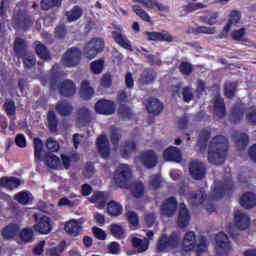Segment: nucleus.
<instances>
[{"instance_id":"53","label":"nucleus","mask_w":256,"mask_h":256,"mask_svg":"<svg viewBox=\"0 0 256 256\" xmlns=\"http://www.w3.org/2000/svg\"><path fill=\"white\" fill-rule=\"evenodd\" d=\"M144 193H145V186L143 185V183L138 182L132 185V195L134 197H143Z\"/></svg>"},{"instance_id":"48","label":"nucleus","mask_w":256,"mask_h":256,"mask_svg":"<svg viewBox=\"0 0 256 256\" xmlns=\"http://www.w3.org/2000/svg\"><path fill=\"white\" fill-rule=\"evenodd\" d=\"M132 9H133L134 13H136V15H138V17H140V19H142V21H146L147 23L151 22V16H149V14H147V12L145 10H143V8H141V6L134 5V6H132Z\"/></svg>"},{"instance_id":"60","label":"nucleus","mask_w":256,"mask_h":256,"mask_svg":"<svg viewBox=\"0 0 256 256\" xmlns=\"http://www.w3.org/2000/svg\"><path fill=\"white\" fill-rule=\"evenodd\" d=\"M150 187L152 189H159L161 187V175L157 174L150 177L149 180Z\"/></svg>"},{"instance_id":"24","label":"nucleus","mask_w":256,"mask_h":256,"mask_svg":"<svg viewBox=\"0 0 256 256\" xmlns=\"http://www.w3.org/2000/svg\"><path fill=\"white\" fill-rule=\"evenodd\" d=\"M146 108L148 113H152V115H159L161 111H163V103L156 98H150L146 104Z\"/></svg>"},{"instance_id":"20","label":"nucleus","mask_w":256,"mask_h":256,"mask_svg":"<svg viewBox=\"0 0 256 256\" xmlns=\"http://www.w3.org/2000/svg\"><path fill=\"white\" fill-rule=\"evenodd\" d=\"M234 223L238 229L244 231L249 228V216L241 211H236L234 214Z\"/></svg>"},{"instance_id":"58","label":"nucleus","mask_w":256,"mask_h":256,"mask_svg":"<svg viewBox=\"0 0 256 256\" xmlns=\"http://www.w3.org/2000/svg\"><path fill=\"white\" fill-rule=\"evenodd\" d=\"M235 89H237L236 83L230 82L225 85V95L228 99L235 97Z\"/></svg>"},{"instance_id":"16","label":"nucleus","mask_w":256,"mask_h":256,"mask_svg":"<svg viewBox=\"0 0 256 256\" xmlns=\"http://www.w3.org/2000/svg\"><path fill=\"white\" fill-rule=\"evenodd\" d=\"M191 221V215L189 214V210L185 204H180L179 213H178V227L181 229H185L189 225Z\"/></svg>"},{"instance_id":"11","label":"nucleus","mask_w":256,"mask_h":256,"mask_svg":"<svg viewBox=\"0 0 256 256\" xmlns=\"http://www.w3.org/2000/svg\"><path fill=\"white\" fill-rule=\"evenodd\" d=\"M139 161L146 167V169H153V167H157L159 164V158L153 150L142 152L139 156Z\"/></svg>"},{"instance_id":"59","label":"nucleus","mask_w":256,"mask_h":256,"mask_svg":"<svg viewBox=\"0 0 256 256\" xmlns=\"http://www.w3.org/2000/svg\"><path fill=\"white\" fill-rule=\"evenodd\" d=\"M46 147L49 151H52L53 153H57V151H59V143L53 138L47 139Z\"/></svg>"},{"instance_id":"7","label":"nucleus","mask_w":256,"mask_h":256,"mask_svg":"<svg viewBox=\"0 0 256 256\" xmlns=\"http://www.w3.org/2000/svg\"><path fill=\"white\" fill-rule=\"evenodd\" d=\"M50 87L51 89H55V87H57L62 97H73V95L76 93L75 83H73L71 80H64L59 83L52 80Z\"/></svg>"},{"instance_id":"57","label":"nucleus","mask_w":256,"mask_h":256,"mask_svg":"<svg viewBox=\"0 0 256 256\" xmlns=\"http://www.w3.org/2000/svg\"><path fill=\"white\" fill-rule=\"evenodd\" d=\"M241 20V13L239 11L234 10L230 14V19L226 25H230V27H233V25H237L239 21Z\"/></svg>"},{"instance_id":"42","label":"nucleus","mask_w":256,"mask_h":256,"mask_svg":"<svg viewBox=\"0 0 256 256\" xmlns=\"http://www.w3.org/2000/svg\"><path fill=\"white\" fill-rule=\"evenodd\" d=\"M133 151H135V142L126 141L121 145L120 153L122 157L124 158L129 157V154L133 153Z\"/></svg>"},{"instance_id":"22","label":"nucleus","mask_w":256,"mask_h":256,"mask_svg":"<svg viewBox=\"0 0 256 256\" xmlns=\"http://www.w3.org/2000/svg\"><path fill=\"white\" fill-rule=\"evenodd\" d=\"M98 151L101 157H104V158L109 157L111 153V148H109V140L107 139V136L101 135L98 138Z\"/></svg>"},{"instance_id":"47","label":"nucleus","mask_w":256,"mask_h":256,"mask_svg":"<svg viewBox=\"0 0 256 256\" xmlns=\"http://www.w3.org/2000/svg\"><path fill=\"white\" fill-rule=\"evenodd\" d=\"M195 35H200V33L204 35H215L217 33V27H207V26H198L194 30Z\"/></svg>"},{"instance_id":"4","label":"nucleus","mask_w":256,"mask_h":256,"mask_svg":"<svg viewBox=\"0 0 256 256\" xmlns=\"http://www.w3.org/2000/svg\"><path fill=\"white\" fill-rule=\"evenodd\" d=\"M105 49V42L102 38H92L84 47L83 53L87 59H95Z\"/></svg>"},{"instance_id":"28","label":"nucleus","mask_w":256,"mask_h":256,"mask_svg":"<svg viewBox=\"0 0 256 256\" xmlns=\"http://www.w3.org/2000/svg\"><path fill=\"white\" fill-rule=\"evenodd\" d=\"M156 78L157 72H155V70L145 69L139 78V82L142 85H149L150 83H153V81H155Z\"/></svg>"},{"instance_id":"6","label":"nucleus","mask_w":256,"mask_h":256,"mask_svg":"<svg viewBox=\"0 0 256 256\" xmlns=\"http://www.w3.org/2000/svg\"><path fill=\"white\" fill-rule=\"evenodd\" d=\"M81 63V50L77 47H72L62 56V64L65 67H77Z\"/></svg>"},{"instance_id":"33","label":"nucleus","mask_w":256,"mask_h":256,"mask_svg":"<svg viewBox=\"0 0 256 256\" xmlns=\"http://www.w3.org/2000/svg\"><path fill=\"white\" fill-rule=\"evenodd\" d=\"M107 213L111 215V217H119V215L123 213V206L115 200H111L107 203Z\"/></svg>"},{"instance_id":"63","label":"nucleus","mask_w":256,"mask_h":256,"mask_svg":"<svg viewBox=\"0 0 256 256\" xmlns=\"http://www.w3.org/2000/svg\"><path fill=\"white\" fill-rule=\"evenodd\" d=\"M205 89H207V83L201 79L196 81V93L198 97H201L203 95Z\"/></svg>"},{"instance_id":"61","label":"nucleus","mask_w":256,"mask_h":256,"mask_svg":"<svg viewBox=\"0 0 256 256\" xmlns=\"http://www.w3.org/2000/svg\"><path fill=\"white\" fill-rule=\"evenodd\" d=\"M4 109L7 113V115H15V102H13V100H7L4 104Z\"/></svg>"},{"instance_id":"30","label":"nucleus","mask_w":256,"mask_h":256,"mask_svg":"<svg viewBox=\"0 0 256 256\" xmlns=\"http://www.w3.org/2000/svg\"><path fill=\"white\" fill-rule=\"evenodd\" d=\"M132 247H134V249H137L138 253H145V251L149 249V239L147 238L140 239L137 237H133Z\"/></svg>"},{"instance_id":"10","label":"nucleus","mask_w":256,"mask_h":256,"mask_svg":"<svg viewBox=\"0 0 256 256\" xmlns=\"http://www.w3.org/2000/svg\"><path fill=\"white\" fill-rule=\"evenodd\" d=\"M189 171L192 179L199 181L205 178L207 168L203 162L199 160H192L189 164Z\"/></svg>"},{"instance_id":"1","label":"nucleus","mask_w":256,"mask_h":256,"mask_svg":"<svg viewBox=\"0 0 256 256\" xmlns=\"http://www.w3.org/2000/svg\"><path fill=\"white\" fill-rule=\"evenodd\" d=\"M229 149V140L223 136H215L208 145V162L211 165H223L227 158V151Z\"/></svg>"},{"instance_id":"64","label":"nucleus","mask_w":256,"mask_h":256,"mask_svg":"<svg viewBox=\"0 0 256 256\" xmlns=\"http://www.w3.org/2000/svg\"><path fill=\"white\" fill-rule=\"evenodd\" d=\"M248 123L256 125V107L251 108L246 115Z\"/></svg>"},{"instance_id":"18","label":"nucleus","mask_w":256,"mask_h":256,"mask_svg":"<svg viewBox=\"0 0 256 256\" xmlns=\"http://www.w3.org/2000/svg\"><path fill=\"white\" fill-rule=\"evenodd\" d=\"M55 109L61 115V117H69L73 113V111H75L73 104H71L67 100L59 101L56 104Z\"/></svg>"},{"instance_id":"21","label":"nucleus","mask_w":256,"mask_h":256,"mask_svg":"<svg viewBox=\"0 0 256 256\" xmlns=\"http://www.w3.org/2000/svg\"><path fill=\"white\" fill-rule=\"evenodd\" d=\"M81 220H70L64 226V231L68 233V235H72V237H77L79 233H81Z\"/></svg>"},{"instance_id":"12","label":"nucleus","mask_w":256,"mask_h":256,"mask_svg":"<svg viewBox=\"0 0 256 256\" xmlns=\"http://www.w3.org/2000/svg\"><path fill=\"white\" fill-rule=\"evenodd\" d=\"M147 41H159V42H166V43H173L175 39L173 35L168 31H161V32H145Z\"/></svg>"},{"instance_id":"8","label":"nucleus","mask_w":256,"mask_h":256,"mask_svg":"<svg viewBox=\"0 0 256 256\" xmlns=\"http://www.w3.org/2000/svg\"><path fill=\"white\" fill-rule=\"evenodd\" d=\"M231 252V244L229 238L224 232H220L216 236V253L217 256H228Z\"/></svg>"},{"instance_id":"55","label":"nucleus","mask_w":256,"mask_h":256,"mask_svg":"<svg viewBox=\"0 0 256 256\" xmlns=\"http://www.w3.org/2000/svg\"><path fill=\"white\" fill-rule=\"evenodd\" d=\"M105 62L103 60H96L91 63V70L95 73V75H99V73H103V67Z\"/></svg>"},{"instance_id":"34","label":"nucleus","mask_w":256,"mask_h":256,"mask_svg":"<svg viewBox=\"0 0 256 256\" xmlns=\"http://www.w3.org/2000/svg\"><path fill=\"white\" fill-rule=\"evenodd\" d=\"M91 121V111L87 107H81L77 112V122L80 125H87Z\"/></svg>"},{"instance_id":"13","label":"nucleus","mask_w":256,"mask_h":256,"mask_svg":"<svg viewBox=\"0 0 256 256\" xmlns=\"http://www.w3.org/2000/svg\"><path fill=\"white\" fill-rule=\"evenodd\" d=\"M95 111L100 115H113L115 113V103L109 100H99L95 104Z\"/></svg>"},{"instance_id":"43","label":"nucleus","mask_w":256,"mask_h":256,"mask_svg":"<svg viewBox=\"0 0 256 256\" xmlns=\"http://www.w3.org/2000/svg\"><path fill=\"white\" fill-rule=\"evenodd\" d=\"M21 57L23 58L25 69H33V67H35L37 60L35 59V55H33L32 52H28Z\"/></svg>"},{"instance_id":"25","label":"nucleus","mask_w":256,"mask_h":256,"mask_svg":"<svg viewBox=\"0 0 256 256\" xmlns=\"http://www.w3.org/2000/svg\"><path fill=\"white\" fill-rule=\"evenodd\" d=\"M173 92L177 95H182L183 101L185 103H190V101H193L195 94H193V89L189 86L184 88L175 87L173 89Z\"/></svg>"},{"instance_id":"52","label":"nucleus","mask_w":256,"mask_h":256,"mask_svg":"<svg viewBox=\"0 0 256 256\" xmlns=\"http://www.w3.org/2000/svg\"><path fill=\"white\" fill-rule=\"evenodd\" d=\"M247 30L245 28H241L239 30H234L231 32L230 37L232 41H245V34Z\"/></svg>"},{"instance_id":"36","label":"nucleus","mask_w":256,"mask_h":256,"mask_svg":"<svg viewBox=\"0 0 256 256\" xmlns=\"http://www.w3.org/2000/svg\"><path fill=\"white\" fill-rule=\"evenodd\" d=\"M231 189H233V183H231V180H227L222 186H216L214 188V199H220L223 194L229 193Z\"/></svg>"},{"instance_id":"26","label":"nucleus","mask_w":256,"mask_h":256,"mask_svg":"<svg viewBox=\"0 0 256 256\" xmlns=\"http://www.w3.org/2000/svg\"><path fill=\"white\" fill-rule=\"evenodd\" d=\"M205 190L201 188L198 192H193L188 197V203L192 205V207H197V205H201L205 201Z\"/></svg>"},{"instance_id":"32","label":"nucleus","mask_w":256,"mask_h":256,"mask_svg":"<svg viewBox=\"0 0 256 256\" xmlns=\"http://www.w3.org/2000/svg\"><path fill=\"white\" fill-rule=\"evenodd\" d=\"M43 158V142L39 138H34V161L35 163H41Z\"/></svg>"},{"instance_id":"41","label":"nucleus","mask_w":256,"mask_h":256,"mask_svg":"<svg viewBox=\"0 0 256 256\" xmlns=\"http://www.w3.org/2000/svg\"><path fill=\"white\" fill-rule=\"evenodd\" d=\"M14 198L22 205H29V203H33V196L28 191H22L16 194Z\"/></svg>"},{"instance_id":"27","label":"nucleus","mask_w":256,"mask_h":256,"mask_svg":"<svg viewBox=\"0 0 256 256\" xmlns=\"http://www.w3.org/2000/svg\"><path fill=\"white\" fill-rule=\"evenodd\" d=\"M44 163L50 169H61V160L55 154L46 153Z\"/></svg>"},{"instance_id":"23","label":"nucleus","mask_w":256,"mask_h":256,"mask_svg":"<svg viewBox=\"0 0 256 256\" xmlns=\"http://www.w3.org/2000/svg\"><path fill=\"white\" fill-rule=\"evenodd\" d=\"M240 205L244 209H253L256 205V195L251 192L245 193L241 198H240Z\"/></svg>"},{"instance_id":"15","label":"nucleus","mask_w":256,"mask_h":256,"mask_svg":"<svg viewBox=\"0 0 256 256\" xmlns=\"http://www.w3.org/2000/svg\"><path fill=\"white\" fill-rule=\"evenodd\" d=\"M164 161H170L172 163H181L183 161V155L181 150L175 146H170L163 152Z\"/></svg>"},{"instance_id":"56","label":"nucleus","mask_w":256,"mask_h":256,"mask_svg":"<svg viewBox=\"0 0 256 256\" xmlns=\"http://www.w3.org/2000/svg\"><path fill=\"white\" fill-rule=\"evenodd\" d=\"M211 137V131L209 130H203L198 138V145H200V147H203V145L205 146L207 141H209V138Z\"/></svg>"},{"instance_id":"38","label":"nucleus","mask_w":256,"mask_h":256,"mask_svg":"<svg viewBox=\"0 0 256 256\" xmlns=\"http://www.w3.org/2000/svg\"><path fill=\"white\" fill-rule=\"evenodd\" d=\"M14 51L17 57H22L23 55H26V53H29L25 40L17 38L14 42Z\"/></svg>"},{"instance_id":"51","label":"nucleus","mask_w":256,"mask_h":256,"mask_svg":"<svg viewBox=\"0 0 256 256\" xmlns=\"http://www.w3.org/2000/svg\"><path fill=\"white\" fill-rule=\"evenodd\" d=\"M20 239L24 243H31L33 241V230L31 228H24L20 232Z\"/></svg>"},{"instance_id":"2","label":"nucleus","mask_w":256,"mask_h":256,"mask_svg":"<svg viewBox=\"0 0 256 256\" xmlns=\"http://www.w3.org/2000/svg\"><path fill=\"white\" fill-rule=\"evenodd\" d=\"M182 249L189 253V251H196V253H203L207 249V238L201 236L199 243L197 244V236L195 232L189 231L186 232L183 241H182Z\"/></svg>"},{"instance_id":"40","label":"nucleus","mask_w":256,"mask_h":256,"mask_svg":"<svg viewBox=\"0 0 256 256\" xmlns=\"http://www.w3.org/2000/svg\"><path fill=\"white\" fill-rule=\"evenodd\" d=\"M66 17L70 22L77 21L83 17V10L81 7L75 6L70 11L66 12Z\"/></svg>"},{"instance_id":"29","label":"nucleus","mask_w":256,"mask_h":256,"mask_svg":"<svg viewBox=\"0 0 256 256\" xmlns=\"http://www.w3.org/2000/svg\"><path fill=\"white\" fill-rule=\"evenodd\" d=\"M19 235V225L9 224L2 230V237L4 239H15Z\"/></svg>"},{"instance_id":"45","label":"nucleus","mask_w":256,"mask_h":256,"mask_svg":"<svg viewBox=\"0 0 256 256\" xmlns=\"http://www.w3.org/2000/svg\"><path fill=\"white\" fill-rule=\"evenodd\" d=\"M36 53L40 59L43 61H49L51 59V54H49V50H47V47L43 44H38L36 46Z\"/></svg>"},{"instance_id":"9","label":"nucleus","mask_w":256,"mask_h":256,"mask_svg":"<svg viewBox=\"0 0 256 256\" xmlns=\"http://www.w3.org/2000/svg\"><path fill=\"white\" fill-rule=\"evenodd\" d=\"M35 224L33 226L34 230L41 235H48L51 233L53 226L51 225V219L47 216L37 217V214H34Z\"/></svg>"},{"instance_id":"14","label":"nucleus","mask_w":256,"mask_h":256,"mask_svg":"<svg viewBox=\"0 0 256 256\" xmlns=\"http://www.w3.org/2000/svg\"><path fill=\"white\" fill-rule=\"evenodd\" d=\"M160 211L164 217H173L177 212V200L174 197L168 198L161 205Z\"/></svg>"},{"instance_id":"17","label":"nucleus","mask_w":256,"mask_h":256,"mask_svg":"<svg viewBox=\"0 0 256 256\" xmlns=\"http://www.w3.org/2000/svg\"><path fill=\"white\" fill-rule=\"evenodd\" d=\"M90 201L95 204L97 209H104L107 201H109V194L107 192H94Z\"/></svg>"},{"instance_id":"46","label":"nucleus","mask_w":256,"mask_h":256,"mask_svg":"<svg viewBox=\"0 0 256 256\" xmlns=\"http://www.w3.org/2000/svg\"><path fill=\"white\" fill-rule=\"evenodd\" d=\"M61 0H41L40 7L42 11H49L53 7H59Z\"/></svg>"},{"instance_id":"44","label":"nucleus","mask_w":256,"mask_h":256,"mask_svg":"<svg viewBox=\"0 0 256 256\" xmlns=\"http://www.w3.org/2000/svg\"><path fill=\"white\" fill-rule=\"evenodd\" d=\"M244 113L245 111L243 108L234 107L230 115V121H232V123H241V121H243Z\"/></svg>"},{"instance_id":"62","label":"nucleus","mask_w":256,"mask_h":256,"mask_svg":"<svg viewBox=\"0 0 256 256\" xmlns=\"http://www.w3.org/2000/svg\"><path fill=\"white\" fill-rule=\"evenodd\" d=\"M180 71L182 75H191V73H193V65L187 62H182L180 64Z\"/></svg>"},{"instance_id":"31","label":"nucleus","mask_w":256,"mask_h":256,"mask_svg":"<svg viewBox=\"0 0 256 256\" xmlns=\"http://www.w3.org/2000/svg\"><path fill=\"white\" fill-rule=\"evenodd\" d=\"M19 185H21V180L15 177H2L0 179V186L6 187V189H10V191H12V189H17Z\"/></svg>"},{"instance_id":"19","label":"nucleus","mask_w":256,"mask_h":256,"mask_svg":"<svg viewBox=\"0 0 256 256\" xmlns=\"http://www.w3.org/2000/svg\"><path fill=\"white\" fill-rule=\"evenodd\" d=\"M214 103V113L219 119H223L225 115H227V111L225 110V102L223 98L219 94H216L213 98Z\"/></svg>"},{"instance_id":"54","label":"nucleus","mask_w":256,"mask_h":256,"mask_svg":"<svg viewBox=\"0 0 256 256\" xmlns=\"http://www.w3.org/2000/svg\"><path fill=\"white\" fill-rule=\"evenodd\" d=\"M142 51L146 59H148V63L151 65H161V59H159L157 56L149 54V51H147L145 48H142Z\"/></svg>"},{"instance_id":"5","label":"nucleus","mask_w":256,"mask_h":256,"mask_svg":"<svg viewBox=\"0 0 256 256\" xmlns=\"http://www.w3.org/2000/svg\"><path fill=\"white\" fill-rule=\"evenodd\" d=\"M181 243V238L177 232H173L170 236L163 234L157 243L159 251H165V249H177Z\"/></svg>"},{"instance_id":"50","label":"nucleus","mask_w":256,"mask_h":256,"mask_svg":"<svg viewBox=\"0 0 256 256\" xmlns=\"http://www.w3.org/2000/svg\"><path fill=\"white\" fill-rule=\"evenodd\" d=\"M110 231H111V234L117 239H123V237H125V230L123 229V226L112 224L110 226Z\"/></svg>"},{"instance_id":"49","label":"nucleus","mask_w":256,"mask_h":256,"mask_svg":"<svg viewBox=\"0 0 256 256\" xmlns=\"http://www.w3.org/2000/svg\"><path fill=\"white\" fill-rule=\"evenodd\" d=\"M110 138L114 147H119V139H121V130L112 126L110 128Z\"/></svg>"},{"instance_id":"35","label":"nucleus","mask_w":256,"mask_h":256,"mask_svg":"<svg viewBox=\"0 0 256 256\" xmlns=\"http://www.w3.org/2000/svg\"><path fill=\"white\" fill-rule=\"evenodd\" d=\"M112 37L114 41H116L118 45H120V47H123V49H127L128 51H133V49L131 48V42H129L127 37L123 36L119 32H112Z\"/></svg>"},{"instance_id":"39","label":"nucleus","mask_w":256,"mask_h":256,"mask_svg":"<svg viewBox=\"0 0 256 256\" xmlns=\"http://www.w3.org/2000/svg\"><path fill=\"white\" fill-rule=\"evenodd\" d=\"M233 139L239 149H245V147L249 145V136L245 133L235 132L233 134Z\"/></svg>"},{"instance_id":"37","label":"nucleus","mask_w":256,"mask_h":256,"mask_svg":"<svg viewBox=\"0 0 256 256\" xmlns=\"http://www.w3.org/2000/svg\"><path fill=\"white\" fill-rule=\"evenodd\" d=\"M95 93V90L89 85L87 80L82 81L81 88H80V97L82 99H91Z\"/></svg>"},{"instance_id":"3","label":"nucleus","mask_w":256,"mask_h":256,"mask_svg":"<svg viewBox=\"0 0 256 256\" xmlns=\"http://www.w3.org/2000/svg\"><path fill=\"white\" fill-rule=\"evenodd\" d=\"M133 177V170L131 166L127 164H120L114 173V182L118 187H127L129 181Z\"/></svg>"}]
</instances>
